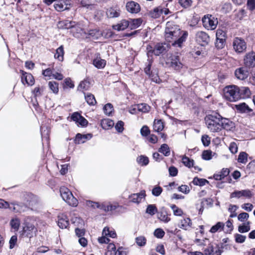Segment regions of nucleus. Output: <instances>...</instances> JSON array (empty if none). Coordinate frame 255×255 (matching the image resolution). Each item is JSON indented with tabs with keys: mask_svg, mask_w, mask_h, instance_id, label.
I'll use <instances>...</instances> for the list:
<instances>
[{
	"mask_svg": "<svg viewBox=\"0 0 255 255\" xmlns=\"http://www.w3.org/2000/svg\"><path fill=\"white\" fill-rule=\"evenodd\" d=\"M221 120L222 116L218 113L214 112L207 115L205 118L208 128L212 132H218L221 130Z\"/></svg>",
	"mask_w": 255,
	"mask_h": 255,
	"instance_id": "1",
	"label": "nucleus"
},
{
	"mask_svg": "<svg viewBox=\"0 0 255 255\" xmlns=\"http://www.w3.org/2000/svg\"><path fill=\"white\" fill-rule=\"evenodd\" d=\"M224 97L230 102H236L239 100L238 93V86L231 85L226 86L224 89Z\"/></svg>",
	"mask_w": 255,
	"mask_h": 255,
	"instance_id": "2",
	"label": "nucleus"
},
{
	"mask_svg": "<svg viewBox=\"0 0 255 255\" xmlns=\"http://www.w3.org/2000/svg\"><path fill=\"white\" fill-rule=\"evenodd\" d=\"M179 26L175 25L174 27H166L165 30V38L166 40L170 42L171 40L177 39L183 33Z\"/></svg>",
	"mask_w": 255,
	"mask_h": 255,
	"instance_id": "3",
	"label": "nucleus"
},
{
	"mask_svg": "<svg viewBox=\"0 0 255 255\" xmlns=\"http://www.w3.org/2000/svg\"><path fill=\"white\" fill-rule=\"evenodd\" d=\"M61 196L62 199L69 205L76 207L78 204V200L75 198L70 190L65 187L60 189Z\"/></svg>",
	"mask_w": 255,
	"mask_h": 255,
	"instance_id": "4",
	"label": "nucleus"
},
{
	"mask_svg": "<svg viewBox=\"0 0 255 255\" xmlns=\"http://www.w3.org/2000/svg\"><path fill=\"white\" fill-rule=\"evenodd\" d=\"M204 27L208 29L213 30L216 28L218 20L212 15H205L202 19Z\"/></svg>",
	"mask_w": 255,
	"mask_h": 255,
	"instance_id": "5",
	"label": "nucleus"
},
{
	"mask_svg": "<svg viewBox=\"0 0 255 255\" xmlns=\"http://www.w3.org/2000/svg\"><path fill=\"white\" fill-rule=\"evenodd\" d=\"M233 47L236 53H242L247 49V43L244 39L236 37L234 39Z\"/></svg>",
	"mask_w": 255,
	"mask_h": 255,
	"instance_id": "6",
	"label": "nucleus"
},
{
	"mask_svg": "<svg viewBox=\"0 0 255 255\" xmlns=\"http://www.w3.org/2000/svg\"><path fill=\"white\" fill-rule=\"evenodd\" d=\"M243 61L245 67L249 69L255 67V52L252 51L247 53Z\"/></svg>",
	"mask_w": 255,
	"mask_h": 255,
	"instance_id": "7",
	"label": "nucleus"
},
{
	"mask_svg": "<svg viewBox=\"0 0 255 255\" xmlns=\"http://www.w3.org/2000/svg\"><path fill=\"white\" fill-rule=\"evenodd\" d=\"M170 48V45L166 42L157 43L154 47V54L159 56L160 54H165Z\"/></svg>",
	"mask_w": 255,
	"mask_h": 255,
	"instance_id": "8",
	"label": "nucleus"
},
{
	"mask_svg": "<svg viewBox=\"0 0 255 255\" xmlns=\"http://www.w3.org/2000/svg\"><path fill=\"white\" fill-rule=\"evenodd\" d=\"M196 40L199 44L205 46L208 44L210 41V37L205 32L199 31L196 34Z\"/></svg>",
	"mask_w": 255,
	"mask_h": 255,
	"instance_id": "9",
	"label": "nucleus"
},
{
	"mask_svg": "<svg viewBox=\"0 0 255 255\" xmlns=\"http://www.w3.org/2000/svg\"><path fill=\"white\" fill-rule=\"evenodd\" d=\"M253 196L252 191L249 189L242 190L241 191L236 190L230 194V198H240L241 197H245L247 198H251Z\"/></svg>",
	"mask_w": 255,
	"mask_h": 255,
	"instance_id": "10",
	"label": "nucleus"
},
{
	"mask_svg": "<svg viewBox=\"0 0 255 255\" xmlns=\"http://www.w3.org/2000/svg\"><path fill=\"white\" fill-rule=\"evenodd\" d=\"M145 197V191L142 190L139 193L131 194L128 196V198L130 202L139 204L141 202L142 199H144Z\"/></svg>",
	"mask_w": 255,
	"mask_h": 255,
	"instance_id": "11",
	"label": "nucleus"
},
{
	"mask_svg": "<svg viewBox=\"0 0 255 255\" xmlns=\"http://www.w3.org/2000/svg\"><path fill=\"white\" fill-rule=\"evenodd\" d=\"M221 130L224 129L227 131H233L235 128V123L229 119L222 117L221 121Z\"/></svg>",
	"mask_w": 255,
	"mask_h": 255,
	"instance_id": "12",
	"label": "nucleus"
},
{
	"mask_svg": "<svg viewBox=\"0 0 255 255\" xmlns=\"http://www.w3.org/2000/svg\"><path fill=\"white\" fill-rule=\"evenodd\" d=\"M127 11L131 13H138L140 11V6L134 1H128L126 4Z\"/></svg>",
	"mask_w": 255,
	"mask_h": 255,
	"instance_id": "13",
	"label": "nucleus"
},
{
	"mask_svg": "<svg viewBox=\"0 0 255 255\" xmlns=\"http://www.w3.org/2000/svg\"><path fill=\"white\" fill-rule=\"evenodd\" d=\"M108 238H116L117 234L115 230H110L109 227H106L103 230L102 236L97 238V239H109Z\"/></svg>",
	"mask_w": 255,
	"mask_h": 255,
	"instance_id": "14",
	"label": "nucleus"
},
{
	"mask_svg": "<svg viewBox=\"0 0 255 255\" xmlns=\"http://www.w3.org/2000/svg\"><path fill=\"white\" fill-rule=\"evenodd\" d=\"M71 119L76 122L78 125L82 127L86 126L88 121L78 112L74 113L71 116Z\"/></svg>",
	"mask_w": 255,
	"mask_h": 255,
	"instance_id": "15",
	"label": "nucleus"
},
{
	"mask_svg": "<svg viewBox=\"0 0 255 255\" xmlns=\"http://www.w3.org/2000/svg\"><path fill=\"white\" fill-rule=\"evenodd\" d=\"M157 215L158 219L163 222L167 223L170 220L168 217L170 214H168V209L164 207L160 208L159 211H157Z\"/></svg>",
	"mask_w": 255,
	"mask_h": 255,
	"instance_id": "16",
	"label": "nucleus"
},
{
	"mask_svg": "<svg viewBox=\"0 0 255 255\" xmlns=\"http://www.w3.org/2000/svg\"><path fill=\"white\" fill-rule=\"evenodd\" d=\"M238 93L239 100L241 99H247L250 97L251 92L249 88L247 87H238Z\"/></svg>",
	"mask_w": 255,
	"mask_h": 255,
	"instance_id": "17",
	"label": "nucleus"
},
{
	"mask_svg": "<svg viewBox=\"0 0 255 255\" xmlns=\"http://www.w3.org/2000/svg\"><path fill=\"white\" fill-rule=\"evenodd\" d=\"M22 74L21 81L23 84L25 83L28 85H33L34 83V79L33 76L30 73L20 70Z\"/></svg>",
	"mask_w": 255,
	"mask_h": 255,
	"instance_id": "18",
	"label": "nucleus"
},
{
	"mask_svg": "<svg viewBox=\"0 0 255 255\" xmlns=\"http://www.w3.org/2000/svg\"><path fill=\"white\" fill-rule=\"evenodd\" d=\"M246 67H240L237 68L235 71V76L239 80H244L249 75L248 71L245 69Z\"/></svg>",
	"mask_w": 255,
	"mask_h": 255,
	"instance_id": "19",
	"label": "nucleus"
},
{
	"mask_svg": "<svg viewBox=\"0 0 255 255\" xmlns=\"http://www.w3.org/2000/svg\"><path fill=\"white\" fill-rule=\"evenodd\" d=\"M183 64L180 61V56L173 55L171 58L170 66L176 70H179L183 67Z\"/></svg>",
	"mask_w": 255,
	"mask_h": 255,
	"instance_id": "20",
	"label": "nucleus"
},
{
	"mask_svg": "<svg viewBox=\"0 0 255 255\" xmlns=\"http://www.w3.org/2000/svg\"><path fill=\"white\" fill-rule=\"evenodd\" d=\"M235 108L240 113H250L252 112V109L245 103H242L235 105Z\"/></svg>",
	"mask_w": 255,
	"mask_h": 255,
	"instance_id": "21",
	"label": "nucleus"
},
{
	"mask_svg": "<svg viewBox=\"0 0 255 255\" xmlns=\"http://www.w3.org/2000/svg\"><path fill=\"white\" fill-rule=\"evenodd\" d=\"M92 135L90 133L87 134H82L81 133H77L76 135L75 139V143L76 144L83 143L88 139H90L92 138Z\"/></svg>",
	"mask_w": 255,
	"mask_h": 255,
	"instance_id": "22",
	"label": "nucleus"
},
{
	"mask_svg": "<svg viewBox=\"0 0 255 255\" xmlns=\"http://www.w3.org/2000/svg\"><path fill=\"white\" fill-rule=\"evenodd\" d=\"M69 224V220L66 215L62 214L58 216V225L60 228L66 229Z\"/></svg>",
	"mask_w": 255,
	"mask_h": 255,
	"instance_id": "23",
	"label": "nucleus"
},
{
	"mask_svg": "<svg viewBox=\"0 0 255 255\" xmlns=\"http://www.w3.org/2000/svg\"><path fill=\"white\" fill-rule=\"evenodd\" d=\"M188 36V32L183 31L181 35L178 37L177 39H174V41L172 43V45L173 46L177 45L178 47H181L182 43L184 42Z\"/></svg>",
	"mask_w": 255,
	"mask_h": 255,
	"instance_id": "24",
	"label": "nucleus"
},
{
	"mask_svg": "<svg viewBox=\"0 0 255 255\" xmlns=\"http://www.w3.org/2000/svg\"><path fill=\"white\" fill-rule=\"evenodd\" d=\"M128 27H129V21L126 19H123L119 23L112 26L114 29L119 31L124 30Z\"/></svg>",
	"mask_w": 255,
	"mask_h": 255,
	"instance_id": "25",
	"label": "nucleus"
},
{
	"mask_svg": "<svg viewBox=\"0 0 255 255\" xmlns=\"http://www.w3.org/2000/svg\"><path fill=\"white\" fill-rule=\"evenodd\" d=\"M114 125V121L109 119H104L101 121V126L105 130L112 128Z\"/></svg>",
	"mask_w": 255,
	"mask_h": 255,
	"instance_id": "26",
	"label": "nucleus"
},
{
	"mask_svg": "<svg viewBox=\"0 0 255 255\" xmlns=\"http://www.w3.org/2000/svg\"><path fill=\"white\" fill-rule=\"evenodd\" d=\"M225 224L221 222H217L215 225H213L210 230L211 233H215L220 232L224 230Z\"/></svg>",
	"mask_w": 255,
	"mask_h": 255,
	"instance_id": "27",
	"label": "nucleus"
},
{
	"mask_svg": "<svg viewBox=\"0 0 255 255\" xmlns=\"http://www.w3.org/2000/svg\"><path fill=\"white\" fill-rule=\"evenodd\" d=\"M34 233V230L24 229V228H23L22 230L20 232V237L22 238H26L31 239L33 238Z\"/></svg>",
	"mask_w": 255,
	"mask_h": 255,
	"instance_id": "28",
	"label": "nucleus"
},
{
	"mask_svg": "<svg viewBox=\"0 0 255 255\" xmlns=\"http://www.w3.org/2000/svg\"><path fill=\"white\" fill-rule=\"evenodd\" d=\"M129 27L131 29H135L138 27L142 23V19L140 18L135 19H129Z\"/></svg>",
	"mask_w": 255,
	"mask_h": 255,
	"instance_id": "29",
	"label": "nucleus"
},
{
	"mask_svg": "<svg viewBox=\"0 0 255 255\" xmlns=\"http://www.w3.org/2000/svg\"><path fill=\"white\" fill-rule=\"evenodd\" d=\"M75 22L64 20L59 21L58 23V26L60 28L69 29L72 28L74 25Z\"/></svg>",
	"mask_w": 255,
	"mask_h": 255,
	"instance_id": "30",
	"label": "nucleus"
},
{
	"mask_svg": "<svg viewBox=\"0 0 255 255\" xmlns=\"http://www.w3.org/2000/svg\"><path fill=\"white\" fill-rule=\"evenodd\" d=\"M108 211H111L112 213L120 212L125 209V208L118 203L114 204H108Z\"/></svg>",
	"mask_w": 255,
	"mask_h": 255,
	"instance_id": "31",
	"label": "nucleus"
},
{
	"mask_svg": "<svg viewBox=\"0 0 255 255\" xmlns=\"http://www.w3.org/2000/svg\"><path fill=\"white\" fill-rule=\"evenodd\" d=\"M191 225L192 223L190 219L187 218L181 220L179 227L185 230H187L191 228Z\"/></svg>",
	"mask_w": 255,
	"mask_h": 255,
	"instance_id": "32",
	"label": "nucleus"
},
{
	"mask_svg": "<svg viewBox=\"0 0 255 255\" xmlns=\"http://www.w3.org/2000/svg\"><path fill=\"white\" fill-rule=\"evenodd\" d=\"M153 129L155 132H159L163 129L164 124L162 120H155L153 123Z\"/></svg>",
	"mask_w": 255,
	"mask_h": 255,
	"instance_id": "33",
	"label": "nucleus"
},
{
	"mask_svg": "<svg viewBox=\"0 0 255 255\" xmlns=\"http://www.w3.org/2000/svg\"><path fill=\"white\" fill-rule=\"evenodd\" d=\"M120 10L115 9L113 7H110L107 11V15L110 18L118 17L120 15Z\"/></svg>",
	"mask_w": 255,
	"mask_h": 255,
	"instance_id": "34",
	"label": "nucleus"
},
{
	"mask_svg": "<svg viewBox=\"0 0 255 255\" xmlns=\"http://www.w3.org/2000/svg\"><path fill=\"white\" fill-rule=\"evenodd\" d=\"M158 151L163 154L165 156H168L170 154V149L166 143L161 144L158 148Z\"/></svg>",
	"mask_w": 255,
	"mask_h": 255,
	"instance_id": "35",
	"label": "nucleus"
},
{
	"mask_svg": "<svg viewBox=\"0 0 255 255\" xmlns=\"http://www.w3.org/2000/svg\"><path fill=\"white\" fill-rule=\"evenodd\" d=\"M182 162L184 166L189 168L193 167L194 164V160L190 159L186 155L183 156L182 158Z\"/></svg>",
	"mask_w": 255,
	"mask_h": 255,
	"instance_id": "36",
	"label": "nucleus"
},
{
	"mask_svg": "<svg viewBox=\"0 0 255 255\" xmlns=\"http://www.w3.org/2000/svg\"><path fill=\"white\" fill-rule=\"evenodd\" d=\"M67 4L64 1H59L55 3L54 6L55 9L58 11H62L69 9Z\"/></svg>",
	"mask_w": 255,
	"mask_h": 255,
	"instance_id": "37",
	"label": "nucleus"
},
{
	"mask_svg": "<svg viewBox=\"0 0 255 255\" xmlns=\"http://www.w3.org/2000/svg\"><path fill=\"white\" fill-rule=\"evenodd\" d=\"M136 162L141 166H146L149 163V159L147 156L141 155L137 157Z\"/></svg>",
	"mask_w": 255,
	"mask_h": 255,
	"instance_id": "38",
	"label": "nucleus"
},
{
	"mask_svg": "<svg viewBox=\"0 0 255 255\" xmlns=\"http://www.w3.org/2000/svg\"><path fill=\"white\" fill-rule=\"evenodd\" d=\"M33 220L30 217H26L24 219V229H30L31 230H34V225L33 224Z\"/></svg>",
	"mask_w": 255,
	"mask_h": 255,
	"instance_id": "39",
	"label": "nucleus"
},
{
	"mask_svg": "<svg viewBox=\"0 0 255 255\" xmlns=\"http://www.w3.org/2000/svg\"><path fill=\"white\" fill-rule=\"evenodd\" d=\"M91 83L89 80H84L81 82L78 87V90L83 91L87 90L91 86Z\"/></svg>",
	"mask_w": 255,
	"mask_h": 255,
	"instance_id": "40",
	"label": "nucleus"
},
{
	"mask_svg": "<svg viewBox=\"0 0 255 255\" xmlns=\"http://www.w3.org/2000/svg\"><path fill=\"white\" fill-rule=\"evenodd\" d=\"M64 48L63 45H61L56 49V53L54 55V57L55 58L58 59L59 61H62L64 58Z\"/></svg>",
	"mask_w": 255,
	"mask_h": 255,
	"instance_id": "41",
	"label": "nucleus"
},
{
	"mask_svg": "<svg viewBox=\"0 0 255 255\" xmlns=\"http://www.w3.org/2000/svg\"><path fill=\"white\" fill-rule=\"evenodd\" d=\"M99 243L101 244H108L107 249V251L116 252L117 249L116 246L113 243H110L111 240H97Z\"/></svg>",
	"mask_w": 255,
	"mask_h": 255,
	"instance_id": "42",
	"label": "nucleus"
},
{
	"mask_svg": "<svg viewBox=\"0 0 255 255\" xmlns=\"http://www.w3.org/2000/svg\"><path fill=\"white\" fill-rule=\"evenodd\" d=\"M192 183L195 185L203 186L206 183H209V181L206 179L199 178L198 177H195L193 178Z\"/></svg>",
	"mask_w": 255,
	"mask_h": 255,
	"instance_id": "43",
	"label": "nucleus"
},
{
	"mask_svg": "<svg viewBox=\"0 0 255 255\" xmlns=\"http://www.w3.org/2000/svg\"><path fill=\"white\" fill-rule=\"evenodd\" d=\"M157 208L155 204H150L147 205L146 213L151 216H153L157 213Z\"/></svg>",
	"mask_w": 255,
	"mask_h": 255,
	"instance_id": "44",
	"label": "nucleus"
},
{
	"mask_svg": "<svg viewBox=\"0 0 255 255\" xmlns=\"http://www.w3.org/2000/svg\"><path fill=\"white\" fill-rule=\"evenodd\" d=\"M103 111L104 113L110 116L112 115L113 112L114 111V107L112 104L107 103L103 107Z\"/></svg>",
	"mask_w": 255,
	"mask_h": 255,
	"instance_id": "45",
	"label": "nucleus"
},
{
	"mask_svg": "<svg viewBox=\"0 0 255 255\" xmlns=\"http://www.w3.org/2000/svg\"><path fill=\"white\" fill-rule=\"evenodd\" d=\"M248 154L244 151H242L239 153L238 158V162L243 164H246L248 161Z\"/></svg>",
	"mask_w": 255,
	"mask_h": 255,
	"instance_id": "46",
	"label": "nucleus"
},
{
	"mask_svg": "<svg viewBox=\"0 0 255 255\" xmlns=\"http://www.w3.org/2000/svg\"><path fill=\"white\" fill-rule=\"evenodd\" d=\"M59 84L55 81H50L48 83V86L49 89L54 94H57L59 92Z\"/></svg>",
	"mask_w": 255,
	"mask_h": 255,
	"instance_id": "47",
	"label": "nucleus"
},
{
	"mask_svg": "<svg viewBox=\"0 0 255 255\" xmlns=\"http://www.w3.org/2000/svg\"><path fill=\"white\" fill-rule=\"evenodd\" d=\"M98 56H100V54L97 53V69H103L105 67L107 62Z\"/></svg>",
	"mask_w": 255,
	"mask_h": 255,
	"instance_id": "48",
	"label": "nucleus"
},
{
	"mask_svg": "<svg viewBox=\"0 0 255 255\" xmlns=\"http://www.w3.org/2000/svg\"><path fill=\"white\" fill-rule=\"evenodd\" d=\"M226 44V38H216L215 46L218 49H221L224 47Z\"/></svg>",
	"mask_w": 255,
	"mask_h": 255,
	"instance_id": "49",
	"label": "nucleus"
},
{
	"mask_svg": "<svg viewBox=\"0 0 255 255\" xmlns=\"http://www.w3.org/2000/svg\"><path fill=\"white\" fill-rule=\"evenodd\" d=\"M162 13H163V9L159 7H155L150 12L151 16L154 18L159 17Z\"/></svg>",
	"mask_w": 255,
	"mask_h": 255,
	"instance_id": "50",
	"label": "nucleus"
},
{
	"mask_svg": "<svg viewBox=\"0 0 255 255\" xmlns=\"http://www.w3.org/2000/svg\"><path fill=\"white\" fill-rule=\"evenodd\" d=\"M249 222L247 224L244 223L238 227V231L241 233H244L249 232L250 230Z\"/></svg>",
	"mask_w": 255,
	"mask_h": 255,
	"instance_id": "51",
	"label": "nucleus"
},
{
	"mask_svg": "<svg viewBox=\"0 0 255 255\" xmlns=\"http://www.w3.org/2000/svg\"><path fill=\"white\" fill-rule=\"evenodd\" d=\"M86 102L89 105H94L96 103V99L95 96L91 94H88L85 95Z\"/></svg>",
	"mask_w": 255,
	"mask_h": 255,
	"instance_id": "52",
	"label": "nucleus"
},
{
	"mask_svg": "<svg viewBox=\"0 0 255 255\" xmlns=\"http://www.w3.org/2000/svg\"><path fill=\"white\" fill-rule=\"evenodd\" d=\"M238 208V207L236 205L230 204L228 209V211L231 213L230 215V218L236 217L237 215L236 211Z\"/></svg>",
	"mask_w": 255,
	"mask_h": 255,
	"instance_id": "53",
	"label": "nucleus"
},
{
	"mask_svg": "<svg viewBox=\"0 0 255 255\" xmlns=\"http://www.w3.org/2000/svg\"><path fill=\"white\" fill-rule=\"evenodd\" d=\"M163 191V189L161 187L156 185L155 186L151 191L152 194L155 197L159 196Z\"/></svg>",
	"mask_w": 255,
	"mask_h": 255,
	"instance_id": "54",
	"label": "nucleus"
},
{
	"mask_svg": "<svg viewBox=\"0 0 255 255\" xmlns=\"http://www.w3.org/2000/svg\"><path fill=\"white\" fill-rule=\"evenodd\" d=\"M178 3L184 8L190 7L192 4V0H178Z\"/></svg>",
	"mask_w": 255,
	"mask_h": 255,
	"instance_id": "55",
	"label": "nucleus"
},
{
	"mask_svg": "<svg viewBox=\"0 0 255 255\" xmlns=\"http://www.w3.org/2000/svg\"><path fill=\"white\" fill-rule=\"evenodd\" d=\"M10 224L12 229L17 231L20 225V221L17 218L13 219L11 220Z\"/></svg>",
	"mask_w": 255,
	"mask_h": 255,
	"instance_id": "56",
	"label": "nucleus"
},
{
	"mask_svg": "<svg viewBox=\"0 0 255 255\" xmlns=\"http://www.w3.org/2000/svg\"><path fill=\"white\" fill-rule=\"evenodd\" d=\"M138 110L143 113L148 112L150 110V107L145 103H142L138 105Z\"/></svg>",
	"mask_w": 255,
	"mask_h": 255,
	"instance_id": "57",
	"label": "nucleus"
},
{
	"mask_svg": "<svg viewBox=\"0 0 255 255\" xmlns=\"http://www.w3.org/2000/svg\"><path fill=\"white\" fill-rule=\"evenodd\" d=\"M212 151L210 150H204L202 152V158L205 160H209L212 159Z\"/></svg>",
	"mask_w": 255,
	"mask_h": 255,
	"instance_id": "58",
	"label": "nucleus"
},
{
	"mask_svg": "<svg viewBox=\"0 0 255 255\" xmlns=\"http://www.w3.org/2000/svg\"><path fill=\"white\" fill-rule=\"evenodd\" d=\"M165 235V232L163 229L161 228H157L155 230L154 232V236L158 239L162 238Z\"/></svg>",
	"mask_w": 255,
	"mask_h": 255,
	"instance_id": "59",
	"label": "nucleus"
},
{
	"mask_svg": "<svg viewBox=\"0 0 255 255\" xmlns=\"http://www.w3.org/2000/svg\"><path fill=\"white\" fill-rule=\"evenodd\" d=\"M124 122L122 121H119L116 124L115 128L116 130L119 132L122 133L124 129Z\"/></svg>",
	"mask_w": 255,
	"mask_h": 255,
	"instance_id": "60",
	"label": "nucleus"
},
{
	"mask_svg": "<svg viewBox=\"0 0 255 255\" xmlns=\"http://www.w3.org/2000/svg\"><path fill=\"white\" fill-rule=\"evenodd\" d=\"M201 141L204 146H208L211 142L210 138L208 135L204 134L202 136Z\"/></svg>",
	"mask_w": 255,
	"mask_h": 255,
	"instance_id": "61",
	"label": "nucleus"
},
{
	"mask_svg": "<svg viewBox=\"0 0 255 255\" xmlns=\"http://www.w3.org/2000/svg\"><path fill=\"white\" fill-rule=\"evenodd\" d=\"M71 222L76 226H80L84 224V221L80 217H75L71 219Z\"/></svg>",
	"mask_w": 255,
	"mask_h": 255,
	"instance_id": "62",
	"label": "nucleus"
},
{
	"mask_svg": "<svg viewBox=\"0 0 255 255\" xmlns=\"http://www.w3.org/2000/svg\"><path fill=\"white\" fill-rule=\"evenodd\" d=\"M149 77L151 79V81L156 83H159L160 79L156 73H154L153 72L148 75Z\"/></svg>",
	"mask_w": 255,
	"mask_h": 255,
	"instance_id": "63",
	"label": "nucleus"
},
{
	"mask_svg": "<svg viewBox=\"0 0 255 255\" xmlns=\"http://www.w3.org/2000/svg\"><path fill=\"white\" fill-rule=\"evenodd\" d=\"M168 171L170 176L171 177H175L177 176L178 172V169L174 166H171L169 167Z\"/></svg>",
	"mask_w": 255,
	"mask_h": 255,
	"instance_id": "64",
	"label": "nucleus"
}]
</instances>
